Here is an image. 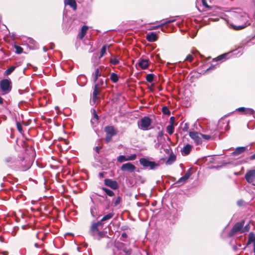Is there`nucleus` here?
Returning a JSON list of instances; mask_svg holds the SVG:
<instances>
[{"instance_id": "72a5a7b5", "label": "nucleus", "mask_w": 255, "mask_h": 255, "mask_svg": "<svg viewBox=\"0 0 255 255\" xmlns=\"http://www.w3.org/2000/svg\"><path fill=\"white\" fill-rule=\"evenodd\" d=\"M30 162H28L24 164V166L20 168L19 170L21 171H26L30 168Z\"/></svg>"}, {"instance_id": "20e7f679", "label": "nucleus", "mask_w": 255, "mask_h": 255, "mask_svg": "<svg viewBox=\"0 0 255 255\" xmlns=\"http://www.w3.org/2000/svg\"><path fill=\"white\" fill-rule=\"evenodd\" d=\"M151 124V120L148 117H144L138 121V128L142 130H147Z\"/></svg>"}, {"instance_id": "f3484780", "label": "nucleus", "mask_w": 255, "mask_h": 255, "mask_svg": "<svg viewBox=\"0 0 255 255\" xmlns=\"http://www.w3.org/2000/svg\"><path fill=\"white\" fill-rule=\"evenodd\" d=\"M105 131L107 134L115 135L117 134V132L113 126H107L105 128Z\"/></svg>"}, {"instance_id": "cd10ccee", "label": "nucleus", "mask_w": 255, "mask_h": 255, "mask_svg": "<svg viewBox=\"0 0 255 255\" xmlns=\"http://www.w3.org/2000/svg\"><path fill=\"white\" fill-rule=\"evenodd\" d=\"M154 75L153 74H148L146 76V80L149 83H152L154 80Z\"/></svg>"}, {"instance_id": "ea45409f", "label": "nucleus", "mask_w": 255, "mask_h": 255, "mask_svg": "<svg viewBox=\"0 0 255 255\" xmlns=\"http://www.w3.org/2000/svg\"><path fill=\"white\" fill-rule=\"evenodd\" d=\"M136 157V155L135 154H131L129 156H127L128 161H131L134 160Z\"/></svg>"}, {"instance_id": "e433bc0d", "label": "nucleus", "mask_w": 255, "mask_h": 255, "mask_svg": "<svg viewBox=\"0 0 255 255\" xmlns=\"http://www.w3.org/2000/svg\"><path fill=\"white\" fill-rule=\"evenodd\" d=\"M110 63L113 65H117L119 63V60L116 58H111L110 59Z\"/></svg>"}, {"instance_id": "603ef678", "label": "nucleus", "mask_w": 255, "mask_h": 255, "mask_svg": "<svg viewBox=\"0 0 255 255\" xmlns=\"http://www.w3.org/2000/svg\"><path fill=\"white\" fill-rule=\"evenodd\" d=\"M163 25H162V24H161L159 25L152 26V28H151V29H156L160 27H162Z\"/></svg>"}, {"instance_id": "6e6552de", "label": "nucleus", "mask_w": 255, "mask_h": 255, "mask_svg": "<svg viewBox=\"0 0 255 255\" xmlns=\"http://www.w3.org/2000/svg\"><path fill=\"white\" fill-rule=\"evenodd\" d=\"M121 169L123 171L132 172L135 170V166L132 163L128 162L123 164L121 167Z\"/></svg>"}, {"instance_id": "052dcab7", "label": "nucleus", "mask_w": 255, "mask_h": 255, "mask_svg": "<svg viewBox=\"0 0 255 255\" xmlns=\"http://www.w3.org/2000/svg\"><path fill=\"white\" fill-rule=\"evenodd\" d=\"M163 132L162 131H159L158 132V136H162L163 135Z\"/></svg>"}, {"instance_id": "de8ad7c7", "label": "nucleus", "mask_w": 255, "mask_h": 255, "mask_svg": "<svg viewBox=\"0 0 255 255\" xmlns=\"http://www.w3.org/2000/svg\"><path fill=\"white\" fill-rule=\"evenodd\" d=\"M123 252L126 253L127 255H129L131 254V250L125 248L123 249Z\"/></svg>"}, {"instance_id": "37998d69", "label": "nucleus", "mask_w": 255, "mask_h": 255, "mask_svg": "<svg viewBox=\"0 0 255 255\" xmlns=\"http://www.w3.org/2000/svg\"><path fill=\"white\" fill-rule=\"evenodd\" d=\"M193 59H194V57H193V56L192 55L188 54L187 56V57H186V58L185 59V60L188 61L189 62H192V60H193Z\"/></svg>"}, {"instance_id": "3c124183", "label": "nucleus", "mask_w": 255, "mask_h": 255, "mask_svg": "<svg viewBox=\"0 0 255 255\" xmlns=\"http://www.w3.org/2000/svg\"><path fill=\"white\" fill-rule=\"evenodd\" d=\"M201 136L204 139H207V140H208L210 138V135H206V134H201Z\"/></svg>"}, {"instance_id": "423d86ee", "label": "nucleus", "mask_w": 255, "mask_h": 255, "mask_svg": "<svg viewBox=\"0 0 255 255\" xmlns=\"http://www.w3.org/2000/svg\"><path fill=\"white\" fill-rule=\"evenodd\" d=\"M244 224V221H241V222H237L232 229L230 232V235L232 236L238 233H242Z\"/></svg>"}, {"instance_id": "4468645a", "label": "nucleus", "mask_w": 255, "mask_h": 255, "mask_svg": "<svg viewBox=\"0 0 255 255\" xmlns=\"http://www.w3.org/2000/svg\"><path fill=\"white\" fill-rule=\"evenodd\" d=\"M222 59H223V54H221L220 55H219V56H218L216 58H215L213 59L212 60V65L207 69V71H209L210 70H212L213 69L215 66L216 65H217L218 64V63L217 64H213L214 62H218V61H221Z\"/></svg>"}, {"instance_id": "0e129e2a", "label": "nucleus", "mask_w": 255, "mask_h": 255, "mask_svg": "<svg viewBox=\"0 0 255 255\" xmlns=\"http://www.w3.org/2000/svg\"><path fill=\"white\" fill-rule=\"evenodd\" d=\"M236 52H237V50H234V51H232L231 53H233V54H236Z\"/></svg>"}, {"instance_id": "bb28decb", "label": "nucleus", "mask_w": 255, "mask_h": 255, "mask_svg": "<svg viewBox=\"0 0 255 255\" xmlns=\"http://www.w3.org/2000/svg\"><path fill=\"white\" fill-rule=\"evenodd\" d=\"M15 66H11L10 67L8 68L4 73V75L7 76L10 75L15 69Z\"/></svg>"}, {"instance_id": "aec40b11", "label": "nucleus", "mask_w": 255, "mask_h": 255, "mask_svg": "<svg viewBox=\"0 0 255 255\" xmlns=\"http://www.w3.org/2000/svg\"><path fill=\"white\" fill-rule=\"evenodd\" d=\"M65 5L70 6L74 10L77 8V4L75 0H64Z\"/></svg>"}, {"instance_id": "0eeeda50", "label": "nucleus", "mask_w": 255, "mask_h": 255, "mask_svg": "<svg viewBox=\"0 0 255 255\" xmlns=\"http://www.w3.org/2000/svg\"><path fill=\"white\" fill-rule=\"evenodd\" d=\"M245 178L249 183H253L255 180V169L248 170Z\"/></svg>"}, {"instance_id": "a211bd4d", "label": "nucleus", "mask_w": 255, "mask_h": 255, "mask_svg": "<svg viewBox=\"0 0 255 255\" xmlns=\"http://www.w3.org/2000/svg\"><path fill=\"white\" fill-rule=\"evenodd\" d=\"M192 149V146L189 144L184 146L181 150L182 154L184 156L189 154Z\"/></svg>"}, {"instance_id": "c03bdc74", "label": "nucleus", "mask_w": 255, "mask_h": 255, "mask_svg": "<svg viewBox=\"0 0 255 255\" xmlns=\"http://www.w3.org/2000/svg\"><path fill=\"white\" fill-rule=\"evenodd\" d=\"M114 135H110V134H107L105 140L107 143L109 142L111 140L112 138Z\"/></svg>"}, {"instance_id": "1a4fd4ad", "label": "nucleus", "mask_w": 255, "mask_h": 255, "mask_svg": "<svg viewBox=\"0 0 255 255\" xmlns=\"http://www.w3.org/2000/svg\"><path fill=\"white\" fill-rule=\"evenodd\" d=\"M101 225V222L99 221L97 223L93 224L90 228L91 235L95 239H96L97 233H98L99 229L98 227Z\"/></svg>"}, {"instance_id": "f257e3e1", "label": "nucleus", "mask_w": 255, "mask_h": 255, "mask_svg": "<svg viewBox=\"0 0 255 255\" xmlns=\"http://www.w3.org/2000/svg\"><path fill=\"white\" fill-rule=\"evenodd\" d=\"M224 20L230 28L236 31L242 30L251 24L249 16L242 11H226Z\"/></svg>"}, {"instance_id": "c9c22d12", "label": "nucleus", "mask_w": 255, "mask_h": 255, "mask_svg": "<svg viewBox=\"0 0 255 255\" xmlns=\"http://www.w3.org/2000/svg\"><path fill=\"white\" fill-rule=\"evenodd\" d=\"M121 201V197L120 196H118L116 199L113 200V203L115 206L119 205Z\"/></svg>"}, {"instance_id": "f03ea898", "label": "nucleus", "mask_w": 255, "mask_h": 255, "mask_svg": "<svg viewBox=\"0 0 255 255\" xmlns=\"http://www.w3.org/2000/svg\"><path fill=\"white\" fill-rule=\"evenodd\" d=\"M95 83L96 84H95L93 89L92 97V102L94 103L96 102V101L98 98V96L100 95L104 85L105 84L106 85V84L105 83L104 80L103 79H98Z\"/></svg>"}, {"instance_id": "e2e57ef3", "label": "nucleus", "mask_w": 255, "mask_h": 255, "mask_svg": "<svg viewBox=\"0 0 255 255\" xmlns=\"http://www.w3.org/2000/svg\"><path fill=\"white\" fill-rule=\"evenodd\" d=\"M229 54L230 53H226V54L224 53V59H225L226 58V57L227 56V55Z\"/></svg>"}, {"instance_id": "79ce46f5", "label": "nucleus", "mask_w": 255, "mask_h": 255, "mask_svg": "<svg viewBox=\"0 0 255 255\" xmlns=\"http://www.w3.org/2000/svg\"><path fill=\"white\" fill-rule=\"evenodd\" d=\"M16 128H17V130L20 133H21L22 131V126H21V125L20 124V123H19V122H17L16 123Z\"/></svg>"}, {"instance_id": "412c9836", "label": "nucleus", "mask_w": 255, "mask_h": 255, "mask_svg": "<svg viewBox=\"0 0 255 255\" xmlns=\"http://www.w3.org/2000/svg\"><path fill=\"white\" fill-rule=\"evenodd\" d=\"M88 29V26L84 25L82 26L80 32L78 35V37L80 39H82L85 34L87 32V31Z\"/></svg>"}, {"instance_id": "9b49d317", "label": "nucleus", "mask_w": 255, "mask_h": 255, "mask_svg": "<svg viewBox=\"0 0 255 255\" xmlns=\"http://www.w3.org/2000/svg\"><path fill=\"white\" fill-rule=\"evenodd\" d=\"M191 175V171L190 169H189L183 176L181 177L178 179V180L176 182V183L178 184L179 185H181L184 184L189 179Z\"/></svg>"}, {"instance_id": "69168bd1", "label": "nucleus", "mask_w": 255, "mask_h": 255, "mask_svg": "<svg viewBox=\"0 0 255 255\" xmlns=\"http://www.w3.org/2000/svg\"><path fill=\"white\" fill-rule=\"evenodd\" d=\"M99 176L101 177H103V174L102 173H99Z\"/></svg>"}, {"instance_id": "8fccbe9b", "label": "nucleus", "mask_w": 255, "mask_h": 255, "mask_svg": "<svg viewBox=\"0 0 255 255\" xmlns=\"http://www.w3.org/2000/svg\"><path fill=\"white\" fill-rule=\"evenodd\" d=\"M246 109L247 108H244V107H241V108H239L237 109V110L239 111V112H243V113H245V111H246Z\"/></svg>"}, {"instance_id": "49530a36", "label": "nucleus", "mask_w": 255, "mask_h": 255, "mask_svg": "<svg viewBox=\"0 0 255 255\" xmlns=\"http://www.w3.org/2000/svg\"><path fill=\"white\" fill-rule=\"evenodd\" d=\"M202 4L207 8H210V6L207 4L206 0H202Z\"/></svg>"}, {"instance_id": "ddd939ff", "label": "nucleus", "mask_w": 255, "mask_h": 255, "mask_svg": "<svg viewBox=\"0 0 255 255\" xmlns=\"http://www.w3.org/2000/svg\"><path fill=\"white\" fill-rule=\"evenodd\" d=\"M77 82L80 86H84L86 84L87 79L85 75H81L78 77Z\"/></svg>"}, {"instance_id": "4be33fe9", "label": "nucleus", "mask_w": 255, "mask_h": 255, "mask_svg": "<svg viewBox=\"0 0 255 255\" xmlns=\"http://www.w3.org/2000/svg\"><path fill=\"white\" fill-rule=\"evenodd\" d=\"M247 149V147L245 146H242V147H237L234 152H233V154L234 155H239L243 152H244Z\"/></svg>"}, {"instance_id": "4c0bfd02", "label": "nucleus", "mask_w": 255, "mask_h": 255, "mask_svg": "<svg viewBox=\"0 0 255 255\" xmlns=\"http://www.w3.org/2000/svg\"><path fill=\"white\" fill-rule=\"evenodd\" d=\"M175 20V18H171L170 19L165 20L163 23H162V25H166L171 22H174Z\"/></svg>"}, {"instance_id": "680f3d73", "label": "nucleus", "mask_w": 255, "mask_h": 255, "mask_svg": "<svg viewBox=\"0 0 255 255\" xmlns=\"http://www.w3.org/2000/svg\"><path fill=\"white\" fill-rule=\"evenodd\" d=\"M3 104V99H2V98L0 96V104Z\"/></svg>"}, {"instance_id": "5701e85b", "label": "nucleus", "mask_w": 255, "mask_h": 255, "mask_svg": "<svg viewBox=\"0 0 255 255\" xmlns=\"http://www.w3.org/2000/svg\"><path fill=\"white\" fill-rule=\"evenodd\" d=\"M175 160L176 156L173 153H171L168 157L167 160L166 161V164L170 165L174 162Z\"/></svg>"}, {"instance_id": "9d476101", "label": "nucleus", "mask_w": 255, "mask_h": 255, "mask_svg": "<svg viewBox=\"0 0 255 255\" xmlns=\"http://www.w3.org/2000/svg\"><path fill=\"white\" fill-rule=\"evenodd\" d=\"M201 133H199L198 132H190L189 136L190 137L194 140L196 144H199L202 142V139L201 137Z\"/></svg>"}, {"instance_id": "4d7b16f0", "label": "nucleus", "mask_w": 255, "mask_h": 255, "mask_svg": "<svg viewBox=\"0 0 255 255\" xmlns=\"http://www.w3.org/2000/svg\"><path fill=\"white\" fill-rule=\"evenodd\" d=\"M250 159L251 160H254L255 159V153L253 155H251L250 157Z\"/></svg>"}, {"instance_id": "09e8293b", "label": "nucleus", "mask_w": 255, "mask_h": 255, "mask_svg": "<svg viewBox=\"0 0 255 255\" xmlns=\"http://www.w3.org/2000/svg\"><path fill=\"white\" fill-rule=\"evenodd\" d=\"M13 160V158L11 157H8L5 159V161L7 163L12 162Z\"/></svg>"}, {"instance_id": "6e6d98bb", "label": "nucleus", "mask_w": 255, "mask_h": 255, "mask_svg": "<svg viewBox=\"0 0 255 255\" xmlns=\"http://www.w3.org/2000/svg\"><path fill=\"white\" fill-rule=\"evenodd\" d=\"M94 117L97 120H98V116L96 114V112L95 110H94Z\"/></svg>"}, {"instance_id": "338daca9", "label": "nucleus", "mask_w": 255, "mask_h": 255, "mask_svg": "<svg viewBox=\"0 0 255 255\" xmlns=\"http://www.w3.org/2000/svg\"><path fill=\"white\" fill-rule=\"evenodd\" d=\"M43 50H44L45 52H46V51H47V49H46L45 47H43Z\"/></svg>"}, {"instance_id": "7c9ffc66", "label": "nucleus", "mask_w": 255, "mask_h": 255, "mask_svg": "<svg viewBox=\"0 0 255 255\" xmlns=\"http://www.w3.org/2000/svg\"><path fill=\"white\" fill-rule=\"evenodd\" d=\"M245 114H247V115L249 114V115H253V117L255 118V112L252 109L247 108L246 111H245Z\"/></svg>"}, {"instance_id": "dca6fc26", "label": "nucleus", "mask_w": 255, "mask_h": 255, "mask_svg": "<svg viewBox=\"0 0 255 255\" xmlns=\"http://www.w3.org/2000/svg\"><path fill=\"white\" fill-rule=\"evenodd\" d=\"M146 38L149 42H154L157 40V36L154 32H150L146 34Z\"/></svg>"}, {"instance_id": "58836bf2", "label": "nucleus", "mask_w": 255, "mask_h": 255, "mask_svg": "<svg viewBox=\"0 0 255 255\" xmlns=\"http://www.w3.org/2000/svg\"><path fill=\"white\" fill-rule=\"evenodd\" d=\"M106 49L107 48H106V46H104L102 47V48L101 50V52H100V57H103L106 54Z\"/></svg>"}, {"instance_id": "39448f33", "label": "nucleus", "mask_w": 255, "mask_h": 255, "mask_svg": "<svg viewBox=\"0 0 255 255\" xmlns=\"http://www.w3.org/2000/svg\"><path fill=\"white\" fill-rule=\"evenodd\" d=\"M140 164L144 168H149V169H154L159 166V164L154 161H149L145 158H141L139 160Z\"/></svg>"}, {"instance_id": "774afa93", "label": "nucleus", "mask_w": 255, "mask_h": 255, "mask_svg": "<svg viewBox=\"0 0 255 255\" xmlns=\"http://www.w3.org/2000/svg\"><path fill=\"white\" fill-rule=\"evenodd\" d=\"M3 255H7L8 253L6 252H5L3 253Z\"/></svg>"}, {"instance_id": "2eb2a0df", "label": "nucleus", "mask_w": 255, "mask_h": 255, "mask_svg": "<svg viewBox=\"0 0 255 255\" xmlns=\"http://www.w3.org/2000/svg\"><path fill=\"white\" fill-rule=\"evenodd\" d=\"M138 65L142 69H145L148 68V65H149L148 60H147V59L139 60V61L138 63Z\"/></svg>"}, {"instance_id": "b1692460", "label": "nucleus", "mask_w": 255, "mask_h": 255, "mask_svg": "<svg viewBox=\"0 0 255 255\" xmlns=\"http://www.w3.org/2000/svg\"><path fill=\"white\" fill-rule=\"evenodd\" d=\"M110 79L113 83H116L119 80V76L117 74L112 73L110 75Z\"/></svg>"}, {"instance_id": "2f4dec72", "label": "nucleus", "mask_w": 255, "mask_h": 255, "mask_svg": "<svg viewBox=\"0 0 255 255\" xmlns=\"http://www.w3.org/2000/svg\"><path fill=\"white\" fill-rule=\"evenodd\" d=\"M245 114H247V115L249 114V115H253V117L255 118V112L252 109L247 108L246 111H245Z\"/></svg>"}, {"instance_id": "a19ab883", "label": "nucleus", "mask_w": 255, "mask_h": 255, "mask_svg": "<svg viewBox=\"0 0 255 255\" xmlns=\"http://www.w3.org/2000/svg\"><path fill=\"white\" fill-rule=\"evenodd\" d=\"M15 49H16V52L17 53V54H21L22 51H23V49L19 46H17V45H15L14 46Z\"/></svg>"}, {"instance_id": "bf43d9fd", "label": "nucleus", "mask_w": 255, "mask_h": 255, "mask_svg": "<svg viewBox=\"0 0 255 255\" xmlns=\"http://www.w3.org/2000/svg\"><path fill=\"white\" fill-rule=\"evenodd\" d=\"M122 237L124 238H126L127 237V235L126 233H124L122 234Z\"/></svg>"}, {"instance_id": "7ed1b4c3", "label": "nucleus", "mask_w": 255, "mask_h": 255, "mask_svg": "<svg viewBox=\"0 0 255 255\" xmlns=\"http://www.w3.org/2000/svg\"><path fill=\"white\" fill-rule=\"evenodd\" d=\"M0 89L2 95L8 94L12 89V83L10 79H3L0 82Z\"/></svg>"}, {"instance_id": "c85d7f7f", "label": "nucleus", "mask_w": 255, "mask_h": 255, "mask_svg": "<svg viewBox=\"0 0 255 255\" xmlns=\"http://www.w3.org/2000/svg\"><path fill=\"white\" fill-rule=\"evenodd\" d=\"M167 131L170 134H172L174 132V127L171 123L167 127Z\"/></svg>"}, {"instance_id": "f704fd0d", "label": "nucleus", "mask_w": 255, "mask_h": 255, "mask_svg": "<svg viewBox=\"0 0 255 255\" xmlns=\"http://www.w3.org/2000/svg\"><path fill=\"white\" fill-rule=\"evenodd\" d=\"M162 112L163 114L165 115H169L170 114V111L166 106H164L162 108Z\"/></svg>"}, {"instance_id": "6ab92c4d", "label": "nucleus", "mask_w": 255, "mask_h": 255, "mask_svg": "<svg viewBox=\"0 0 255 255\" xmlns=\"http://www.w3.org/2000/svg\"><path fill=\"white\" fill-rule=\"evenodd\" d=\"M102 75V72L99 68H96L95 72L93 73L92 76L93 77L94 82H96L99 78Z\"/></svg>"}, {"instance_id": "f8f14e48", "label": "nucleus", "mask_w": 255, "mask_h": 255, "mask_svg": "<svg viewBox=\"0 0 255 255\" xmlns=\"http://www.w3.org/2000/svg\"><path fill=\"white\" fill-rule=\"evenodd\" d=\"M105 184L113 189H117L119 186L117 181L110 179H106L104 181Z\"/></svg>"}, {"instance_id": "13d9d810", "label": "nucleus", "mask_w": 255, "mask_h": 255, "mask_svg": "<svg viewBox=\"0 0 255 255\" xmlns=\"http://www.w3.org/2000/svg\"><path fill=\"white\" fill-rule=\"evenodd\" d=\"M220 158L218 156H215L214 158H213V160L215 161V162H218V159Z\"/></svg>"}, {"instance_id": "5fc2aeb1", "label": "nucleus", "mask_w": 255, "mask_h": 255, "mask_svg": "<svg viewBox=\"0 0 255 255\" xmlns=\"http://www.w3.org/2000/svg\"><path fill=\"white\" fill-rule=\"evenodd\" d=\"M97 235H98V236L101 238L104 236V233L102 232L98 231V233H97Z\"/></svg>"}, {"instance_id": "c756f323", "label": "nucleus", "mask_w": 255, "mask_h": 255, "mask_svg": "<svg viewBox=\"0 0 255 255\" xmlns=\"http://www.w3.org/2000/svg\"><path fill=\"white\" fill-rule=\"evenodd\" d=\"M103 189L108 196L112 197L114 195V193L112 190L106 188H103Z\"/></svg>"}, {"instance_id": "a878e982", "label": "nucleus", "mask_w": 255, "mask_h": 255, "mask_svg": "<svg viewBox=\"0 0 255 255\" xmlns=\"http://www.w3.org/2000/svg\"><path fill=\"white\" fill-rule=\"evenodd\" d=\"M254 242L255 243V236L253 233H250L249 235L248 245Z\"/></svg>"}, {"instance_id": "473e14b6", "label": "nucleus", "mask_w": 255, "mask_h": 255, "mask_svg": "<svg viewBox=\"0 0 255 255\" xmlns=\"http://www.w3.org/2000/svg\"><path fill=\"white\" fill-rule=\"evenodd\" d=\"M117 160L120 163L123 162L124 161H128L127 156L125 155H120L117 158Z\"/></svg>"}, {"instance_id": "864d4df0", "label": "nucleus", "mask_w": 255, "mask_h": 255, "mask_svg": "<svg viewBox=\"0 0 255 255\" xmlns=\"http://www.w3.org/2000/svg\"><path fill=\"white\" fill-rule=\"evenodd\" d=\"M101 146H96L95 149V150L96 151V152L99 153V151H100V150L101 149Z\"/></svg>"}, {"instance_id": "a18cd8bd", "label": "nucleus", "mask_w": 255, "mask_h": 255, "mask_svg": "<svg viewBox=\"0 0 255 255\" xmlns=\"http://www.w3.org/2000/svg\"><path fill=\"white\" fill-rule=\"evenodd\" d=\"M250 230V225L249 224H248L246 225L244 227H243V230L242 231V233L245 232H247Z\"/></svg>"}, {"instance_id": "393cba45", "label": "nucleus", "mask_w": 255, "mask_h": 255, "mask_svg": "<svg viewBox=\"0 0 255 255\" xmlns=\"http://www.w3.org/2000/svg\"><path fill=\"white\" fill-rule=\"evenodd\" d=\"M114 216V213L112 212L108 214L107 215L104 216L102 219H101L100 222H104L106 220H109L111 219Z\"/></svg>"}]
</instances>
